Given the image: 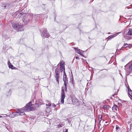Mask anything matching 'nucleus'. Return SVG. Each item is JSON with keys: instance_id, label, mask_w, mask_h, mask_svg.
I'll list each match as a JSON object with an SVG mask.
<instances>
[{"instance_id": "nucleus-1", "label": "nucleus", "mask_w": 132, "mask_h": 132, "mask_svg": "<svg viewBox=\"0 0 132 132\" xmlns=\"http://www.w3.org/2000/svg\"><path fill=\"white\" fill-rule=\"evenodd\" d=\"M32 102H30L28 103L27 104L25 107L19 109L18 111H16L17 115H23L25 114L24 112H28L32 111L33 108L31 106Z\"/></svg>"}, {"instance_id": "nucleus-2", "label": "nucleus", "mask_w": 132, "mask_h": 132, "mask_svg": "<svg viewBox=\"0 0 132 132\" xmlns=\"http://www.w3.org/2000/svg\"><path fill=\"white\" fill-rule=\"evenodd\" d=\"M124 38L126 39L130 40L132 39L130 36H132V28L125 30L122 33Z\"/></svg>"}, {"instance_id": "nucleus-3", "label": "nucleus", "mask_w": 132, "mask_h": 132, "mask_svg": "<svg viewBox=\"0 0 132 132\" xmlns=\"http://www.w3.org/2000/svg\"><path fill=\"white\" fill-rule=\"evenodd\" d=\"M13 28L17 31L23 30V26L22 25L19 24L17 23H13L12 24Z\"/></svg>"}, {"instance_id": "nucleus-4", "label": "nucleus", "mask_w": 132, "mask_h": 132, "mask_svg": "<svg viewBox=\"0 0 132 132\" xmlns=\"http://www.w3.org/2000/svg\"><path fill=\"white\" fill-rule=\"evenodd\" d=\"M42 29L43 31L41 34L42 37L46 38H48L50 37V34L48 33L47 32L46 29L45 28H43Z\"/></svg>"}, {"instance_id": "nucleus-5", "label": "nucleus", "mask_w": 132, "mask_h": 132, "mask_svg": "<svg viewBox=\"0 0 132 132\" xmlns=\"http://www.w3.org/2000/svg\"><path fill=\"white\" fill-rule=\"evenodd\" d=\"M65 97V95L63 87H62V90L61 94V103L63 104L64 102V99Z\"/></svg>"}, {"instance_id": "nucleus-6", "label": "nucleus", "mask_w": 132, "mask_h": 132, "mask_svg": "<svg viewBox=\"0 0 132 132\" xmlns=\"http://www.w3.org/2000/svg\"><path fill=\"white\" fill-rule=\"evenodd\" d=\"M125 67V70L126 71V72H129L132 70V63H130L127 64Z\"/></svg>"}, {"instance_id": "nucleus-7", "label": "nucleus", "mask_w": 132, "mask_h": 132, "mask_svg": "<svg viewBox=\"0 0 132 132\" xmlns=\"http://www.w3.org/2000/svg\"><path fill=\"white\" fill-rule=\"evenodd\" d=\"M127 89L128 91V95L131 99L132 100V91L129 86L127 87Z\"/></svg>"}, {"instance_id": "nucleus-8", "label": "nucleus", "mask_w": 132, "mask_h": 132, "mask_svg": "<svg viewBox=\"0 0 132 132\" xmlns=\"http://www.w3.org/2000/svg\"><path fill=\"white\" fill-rule=\"evenodd\" d=\"M121 32H117L116 34L114 35H113L110 36H109L107 38V40H109L113 38L114 37L117 36L118 34L120 33Z\"/></svg>"}, {"instance_id": "nucleus-9", "label": "nucleus", "mask_w": 132, "mask_h": 132, "mask_svg": "<svg viewBox=\"0 0 132 132\" xmlns=\"http://www.w3.org/2000/svg\"><path fill=\"white\" fill-rule=\"evenodd\" d=\"M78 100L76 98L73 97L72 98V102L74 105L76 104L78 102Z\"/></svg>"}, {"instance_id": "nucleus-10", "label": "nucleus", "mask_w": 132, "mask_h": 132, "mask_svg": "<svg viewBox=\"0 0 132 132\" xmlns=\"http://www.w3.org/2000/svg\"><path fill=\"white\" fill-rule=\"evenodd\" d=\"M23 21L26 24H27L29 21V18L27 17L26 18H23L22 19Z\"/></svg>"}, {"instance_id": "nucleus-11", "label": "nucleus", "mask_w": 132, "mask_h": 132, "mask_svg": "<svg viewBox=\"0 0 132 132\" xmlns=\"http://www.w3.org/2000/svg\"><path fill=\"white\" fill-rule=\"evenodd\" d=\"M7 63L9 68H11V69H14L15 68V67H13V65L10 62L9 60L8 61Z\"/></svg>"}, {"instance_id": "nucleus-12", "label": "nucleus", "mask_w": 132, "mask_h": 132, "mask_svg": "<svg viewBox=\"0 0 132 132\" xmlns=\"http://www.w3.org/2000/svg\"><path fill=\"white\" fill-rule=\"evenodd\" d=\"M118 108L117 106L116 105H114L112 107V111L114 112H116L117 111V109Z\"/></svg>"}, {"instance_id": "nucleus-13", "label": "nucleus", "mask_w": 132, "mask_h": 132, "mask_svg": "<svg viewBox=\"0 0 132 132\" xmlns=\"http://www.w3.org/2000/svg\"><path fill=\"white\" fill-rule=\"evenodd\" d=\"M2 6L4 9H6L9 7L10 6V4H3L2 5Z\"/></svg>"}, {"instance_id": "nucleus-14", "label": "nucleus", "mask_w": 132, "mask_h": 132, "mask_svg": "<svg viewBox=\"0 0 132 132\" xmlns=\"http://www.w3.org/2000/svg\"><path fill=\"white\" fill-rule=\"evenodd\" d=\"M63 79L64 81H68L67 75L65 73H64L63 74Z\"/></svg>"}, {"instance_id": "nucleus-15", "label": "nucleus", "mask_w": 132, "mask_h": 132, "mask_svg": "<svg viewBox=\"0 0 132 132\" xmlns=\"http://www.w3.org/2000/svg\"><path fill=\"white\" fill-rule=\"evenodd\" d=\"M59 74H55V78H56V80L57 83L59 84Z\"/></svg>"}, {"instance_id": "nucleus-16", "label": "nucleus", "mask_w": 132, "mask_h": 132, "mask_svg": "<svg viewBox=\"0 0 132 132\" xmlns=\"http://www.w3.org/2000/svg\"><path fill=\"white\" fill-rule=\"evenodd\" d=\"M74 48L77 51V52L78 54L82 55V53L80 51L81 50L80 49H77L76 48Z\"/></svg>"}, {"instance_id": "nucleus-17", "label": "nucleus", "mask_w": 132, "mask_h": 132, "mask_svg": "<svg viewBox=\"0 0 132 132\" xmlns=\"http://www.w3.org/2000/svg\"><path fill=\"white\" fill-rule=\"evenodd\" d=\"M3 38L6 39H8L10 37V36L8 35H7L6 34L4 35L3 34Z\"/></svg>"}, {"instance_id": "nucleus-18", "label": "nucleus", "mask_w": 132, "mask_h": 132, "mask_svg": "<svg viewBox=\"0 0 132 132\" xmlns=\"http://www.w3.org/2000/svg\"><path fill=\"white\" fill-rule=\"evenodd\" d=\"M60 69L61 72H62L63 71L64 73H65V67H60Z\"/></svg>"}, {"instance_id": "nucleus-19", "label": "nucleus", "mask_w": 132, "mask_h": 132, "mask_svg": "<svg viewBox=\"0 0 132 132\" xmlns=\"http://www.w3.org/2000/svg\"><path fill=\"white\" fill-rule=\"evenodd\" d=\"M55 74H59V70L57 67L56 68L55 70Z\"/></svg>"}, {"instance_id": "nucleus-20", "label": "nucleus", "mask_w": 132, "mask_h": 132, "mask_svg": "<svg viewBox=\"0 0 132 132\" xmlns=\"http://www.w3.org/2000/svg\"><path fill=\"white\" fill-rule=\"evenodd\" d=\"M60 67L64 66V62L63 61H60Z\"/></svg>"}, {"instance_id": "nucleus-21", "label": "nucleus", "mask_w": 132, "mask_h": 132, "mask_svg": "<svg viewBox=\"0 0 132 132\" xmlns=\"http://www.w3.org/2000/svg\"><path fill=\"white\" fill-rule=\"evenodd\" d=\"M64 125V124L62 123H60L59 125V127H62Z\"/></svg>"}, {"instance_id": "nucleus-22", "label": "nucleus", "mask_w": 132, "mask_h": 132, "mask_svg": "<svg viewBox=\"0 0 132 132\" xmlns=\"http://www.w3.org/2000/svg\"><path fill=\"white\" fill-rule=\"evenodd\" d=\"M128 45V44H125H125L123 45L122 47H129V46H128L127 45Z\"/></svg>"}, {"instance_id": "nucleus-23", "label": "nucleus", "mask_w": 132, "mask_h": 132, "mask_svg": "<svg viewBox=\"0 0 132 132\" xmlns=\"http://www.w3.org/2000/svg\"><path fill=\"white\" fill-rule=\"evenodd\" d=\"M64 85L65 87H67V83H68V81H64Z\"/></svg>"}, {"instance_id": "nucleus-24", "label": "nucleus", "mask_w": 132, "mask_h": 132, "mask_svg": "<svg viewBox=\"0 0 132 132\" xmlns=\"http://www.w3.org/2000/svg\"><path fill=\"white\" fill-rule=\"evenodd\" d=\"M4 46H5V47H4V46H3V49H4H4L5 50H8V48H7V46H6V45H4Z\"/></svg>"}, {"instance_id": "nucleus-25", "label": "nucleus", "mask_w": 132, "mask_h": 132, "mask_svg": "<svg viewBox=\"0 0 132 132\" xmlns=\"http://www.w3.org/2000/svg\"><path fill=\"white\" fill-rule=\"evenodd\" d=\"M46 106H51V104L50 103L48 102V104H46Z\"/></svg>"}, {"instance_id": "nucleus-26", "label": "nucleus", "mask_w": 132, "mask_h": 132, "mask_svg": "<svg viewBox=\"0 0 132 132\" xmlns=\"http://www.w3.org/2000/svg\"><path fill=\"white\" fill-rule=\"evenodd\" d=\"M100 116V118H99V122L98 123H99L102 120V116Z\"/></svg>"}, {"instance_id": "nucleus-27", "label": "nucleus", "mask_w": 132, "mask_h": 132, "mask_svg": "<svg viewBox=\"0 0 132 132\" xmlns=\"http://www.w3.org/2000/svg\"><path fill=\"white\" fill-rule=\"evenodd\" d=\"M63 132H68V129H65L63 130Z\"/></svg>"}, {"instance_id": "nucleus-28", "label": "nucleus", "mask_w": 132, "mask_h": 132, "mask_svg": "<svg viewBox=\"0 0 132 132\" xmlns=\"http://www.w3.org/2000/svg\"><path fill=\"white\" fill-rule=\"evenodd\" d=\"M119 126L117 125L116 126V130H117L119 129Z\"/></svg>"}, {"instance_id": "nucleus-29", "label": "nucleus", "mask_w": 132, "mask_h": 132, "mask_svg": "<svg viewBox=\"0 0 132 132\" xmlns=\"http://www.w3.org/2000/svg\"><path fill=\"white\" fill-rule=\"evenodd\" d=\"M65 90L66 92H67V87H65Z\"/></svg>"}, {"instance_id": "nucleus-30", "label": "nucleus", "mask_w": 132, "mask_h": 132, "mask_svg": "<svg viewBox=\"0 0 132 132\" xmlns=\"http://www.w3.org/2000/svg\"><path fill=\"white\" fill-rule=\"evenodd\" d=\"M52 106L53 108H55L56 106L55 104H54L52 105Z\"/></svg>"}, {"instance_id": "nucleus-31", "label": "nucleus", "mask_w": 132, "mask_h": 132, "mask_svg": "<svg viewBox=\"0 0 132 132\" xmlns=\"http://www.w3.org/2000/svg\"><path fill=\"white\" fill-rule=\"evenodd\" d=\"M106 105H104L103 106V108L104 109H105L106 108Z\"/></svg>"}, {"instance_id": "nucleus-32", "label": "nucleus", "mask_w": 132, "mask_h": 132, "mask_svg": "<svg viewBox=\"0 0 132 132\" xmlns=\"http://www.w3.org/2000/svg\"><path fill=\"white\" fill-rule=\"evenodd\" d=\"M76 59H79V57L78 56L76 57Z\"/></svg>"}, {"instance_id": "nucleus-33", "label": "nucleus", "mask_w": 132, "mask_h": 132, "mask_svg": "<svg viewBox=\"0 0 132 132\" xmlns=\"http://www.w3.org/2000/svg\"><path fill=\"white\" fill-rule=\"evenodd\" d=\"M100 116H101V115H99V118H100Z\"/></svg>"}, {"instance_id": "nucleus-34", "label": "nucleus", "mask_w": 132, "mask_h": 132, "mask_svg": "<svg viewBox=\"0 0 132 132\" xmlns=\"http://www.w3.org/2000/svg\"><path fill=\"white\" fill-rule=\"evenodd\" d=\"M30 15H31L32 16H33V15L32 14H30Z\"/></svg>"}, {"instance_id": "nucleus-35", "label": "nucleus", "mask_w": 132, "mask_h": 132, "mask_svg": "<svg viewBox=\"0 0 132 132\" xmlns=\"http://www.w3.org/2000/svg\"><path fill=\"white\" fill-rule=\"evenodd\" d=\"M2 116H0V118H1L2 117Z\"/></svg>"}, {"instance_id": "nucleus-36", "label": "nucleus", "mask_w": 132, "mask_h": 132, "mask_svg": "<svg viewBox=\"0 0 132 132\" xmlns=\"http://www.w3.org/2000/svg\"><path fill=\"white\" fill-rule=\"evenodd\" d=\"M126 7L127 8V9H129L128 7Z\"/></svg>"}, {"instance_id": "nucleus-37", "label": "nucleus", "mask_w": 132, "mask_h": 132, "mask_svg": "<svg viewBox=\"0 0 132 132\" xmlns=\"http://www.w3.org/2000/svg\"><path fill=\"white\" fill-rule=\"evenodd\" d=\"M56 105H59V103L57 104Z\"/></svg>"}, {"instance_id": "nucleus-38", "label": "nucleus", "mask_w": 132, "mask_h": 132, "mask_svg": "<svg viewBox=\"0 0 132 132\" xmlns=\"http://www.w3.org/2000/svg\"><path fill=\"white\" fill-rule=\"evenodd\" d=\"M20 132V131H17V132Z\"/></svg>"}, {"instance_id": "nucleus-39", "label": "nucleus", "mask_w": 132, "mask_h": 132, "mask_svg": "<svg viewBox=\"0 0 132 132\" xmlns=\"http://www.w3.org/2000/svg\"><path fill=\"white\" fill-rule=\"evenodd\" d=\"M105 123H107V122H106V121L105 122Z\"/></svg>"}]
</instances>
